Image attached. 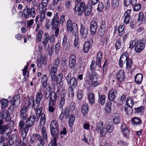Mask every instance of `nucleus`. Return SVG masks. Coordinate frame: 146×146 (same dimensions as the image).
I'll return each mask as SVG.
<instances>
[{"instance_id": "nucleus-53", "label": "nucleus", "mask_w": 146, "mask_h": 146, "mask_svg": "<svg viewBox=\"0 0 146 146\" xmlns=\"http://www.w3.org/2000/svg\"><path fill=\"white\" fill-rule=\"evenodd\" d=\"M103 123L102 122H100L98 123L97 124V128L96 130L97 131H100L101 130L102 128H104L103 127Z\"/></svg>"}, {"instance_id": "nucleus-36", "label": "nucleus", "mask_w": 146, "mask_h": 146, "mask_svg": "<svg viewBox=\"0 0 146 146\" xmlns=\"http://www.w3.org/2000/svg\"><path fill=\"white\" fill-rule=\"evenodd\" d=\"M75 119V117L74 115H72L70 116L68 122L69 126L70 127H72L73 125Z\"/></svg>"}, {"instance_id": "nucleus-43", "label": "nucleus", "mask_w": 146, "mask_h": 146, "mask_svg": "<svg viewBox=\"0 0 146 146\" xmlns=\"http://www.w3.org/2000/svg\"><path fill=\"white\" fill-rule=\"evenodd\" d=\"M3 114L4 117L7 120H10V116L9 112L6 110H5L3 111Z\"/></svg>"}, {"instance_id": "nucleus-58", "label": "nucleus", "mask_w": 146, "mask_h": 146, "mask_svg": "<svg viewBox=\"0 0 146 146\" xmlns=\"http://www.w3.org/2000/svg\"><path fill=\"white\" fill-rule=\"evenodd\" d=\"M63 113L65 114V117L67 118L70 114L69 109L68 107L65 108V110Z\"/></svg>"}, {"instance_id": "nucleus-28", "label": "nucleus", "mask_w": 146, "mask_h": 146, "mask_svg": "<svg viewBox=\"0 0 146 146\" xmlns=\"http://www.w3.org/2000/svg\"><path fill=\"white\" fill-rule=\"evenodd\" d=\"M63 75L61 73L59 74L57 76L55 77V81H52V82H56L57 84H60L61 82L62 78Z\"/></svg>"}, {"instance_id": "nucleus-54", "label": "nucleus", "mask_w": 146, "mask_h": 146, "mask_svg": "<svg viewBox=\"0 0 146 146\" xmlns=\"http://www.w3.org/2000/svg\"><path fill=\"white\" fill-rule=\"evenodd\" d=\"M91 75L89 74H88L87 75L84 79L85 81L86 82V84H90V80L91 81Z\"/></svg>"}, {"instance_id": "nucleus-46", "label": "nucleus", "mask_w": 146, "mask_h": 146, "mask_svg": "<svg viewBox=\"0 0 146 146\" xmlns=\"http://www.w3.org/2000/svg\"><path fill=\"white\" fill-rule=\"evenodd\" d=\"M105 98L106 96L105 95H102L100 97H99L98 100V102L100 103L101 105H103L106 102Z\"/></svg>"}, {"instance_id": "nucleus-12", "label": "nucleus", "mask_w": 146, "mask_h": 146, "mask_svg": "<svg viewBox=\"0 0 146 146\" xmlns=\"http://www.w3.org/2000/svg\"><path fill=\"white\" fill-rule=\"evenodd\" d=\"M53 18L52 20V25L53 29H54L58 27L59 23L58 17L57 15L58 13H56Z\"/></svg>"}, {"instance_id": "nucleus-42", "label": "nucleus", "mask_w": 146, "mask_h": 146, "mask_svg": "<svg viewBox=\"0 0 146 146\" xmlns=\"http://www.w3.org/2000/svg\"><path fill=\"white\" fill-rule=\"evenodd\" d=\"M111 104L112 103L110 102H109L107 103L105 108V110L106 112L109 113L111 111Z\"/></svg>"}, {"instance_id": "nucleus-13", "label": "nucleus", "mask_w": 146, "mask_h": 146, "mask_svg": "<svg viewBox=\"0 0 146 146\" xmlns=\"http://www.w3.org/2000/svg\"><path fill=\"white\" fill-rule=\"evenodd\" d=\"M128 55V54L127 52H125L121 56L119 60V65L121 67H122L123 64L126 62Z\"/></svg>"}, {"instance_id": "nucleus-50", "label": "nucleus", "mask_w": 146, "mask_h": 146, "mask_svg": "<svg viewBox=\"0 0 146 146\" xmlns=\"http://www.w3.org/2000/svg\"><path fill=\"white\" fill-rule=\"evenodd\" d=\"M49 0H42V2L39 4L40 7L41 6V8H42L46 7L47 5Z\"/></svg>"}, {"instance_id": "nucleus-6", "label": "nucleus", "mask_w": 146, "mask_h": 146, "mask_svg": "<svg viewBox=\"0 0 146 146\" xmlns=\"http://www.w3.org/2000/svg\"><path fill=\"white\" fill-rule=\"evenodd\" d=\"M41 132L42 137L39 134L36 133L34 134L33 136L35 139L42 140L43 141H45L47 139V134L46 128L44 126L42 128Z\"/></svg>"}, {"instance_id": "nucleus-41", "label": "nucleus", "mask_w": 146, "mask_h": 146, "mask_svg": "<svg viewBox=\"0 0 146 146\" xmlns=\"http://www.w3.org/2000/svg\"><path fill=\"white\" fill-rule=\"evenodd\" d=\"M104 126L107 130V132H108L109 133L112 132L113 129V127L111 125L106 124L104 125Z\"/></svg>"}, {"instance_id": "nucleus-34", "label": "nucleus", "mask_w": 146, "mask_h": 146, "mask_svg": "<svg viewBox=\"0 0 146 146\" xmlns=\"http://www.w3.org/2000/svg\"><path fill=\"white\" fill-rule=\"evenodd\" d=\"M47 87L43 88L44 97L46 100H47L50 95V91L47 89Z\"/></svg>"}, {"instance_id": "nucleus-11", "label": "nucleus", "mask_w": 146, "mask_h": 146, "mask_svg": "<svg viewBox=\"0 0 146 146\" xmlns=\"http://www.w3.org/2000/svg\"><path fill=\"white\" fill-rule=\"evenodd\" d=\"M125 72L123 70H119L116 74V79L119 82H121L124 80L125 77Z\"/></svg>"}, {"instance_id": "nucleus-18", "label": "nucleus", "mask_w": 146, "mask_h": 146, "mask_svg": "<svg viewBox=\"0 0 146 146\" xmlns=\"http://www.w3.org/2000/svg\"><path fill=\"white\" fill-rule=\"evenodd\" d=\"M48 81V77L45 74L42 76V78L41 80L43 88L48 87L49 88V85L47 84Z\"/></svg>"}, {"instance_id": "nucleus-44", "label": "nucleus", "mask_w": 146, "mask_h": 146, "mask_svg": "<svg viewBox=\"0 0 146 146\" xmlns=\"http://www.w3.org/2000/svg\"><path fill=\"white\" fill-rule=\"evenodd\" d=\"M74 35L75 36V37L74 42V45L76 48H78L79 47V44L78 43L79 40L78 36L77 35V34L75 35Z\"/></svg>"}, {"instance_id": "nucleus-61", "label": "nucleus", "mask_w": 146, "mask_h": 146, "mask_svg": "<svg viewBox=\"0 0 146 146\" xmlns=\"http://www.w3.org/2000/svg\"><path fill=\"white\" fill-rule=\"evenodd\" d=\"M144 109L143 107H140L135 109V112L137 113L142 112Z\"/></svg>"}, {"instance_id": "nucleus-56", "label": "nucleus", "mask_w": 146, "mask_h": 146, "mask_svg": "<svg viewBox=\"0 0 146 146\" xmlns=\"http://www.w3.org/2000/svg\"><path fill=\"white\" fill-rule=\"evenodd\" d=\"M106 60L104 62V64L103 66V73L102 74V78H104V75H105L106 73V68L105 67V66H106Z\"/></svg>"}, {"instance_id": "nucleus-7", "label": "nucleus", "mask_w": 146, "mask_h": 146, "mask_svg": "<svg viewBox=\"0 0 146 146\" xmlns=\"http://www.w3.org/2000/svg\"><path fill=\"white\" fill-rule=\"evenodd\" d=\"M145 40H144L137 41L135 50L137 52H141L144 48L145 45Z\"/></svg>"}, {"instance_id": "nucleus-21", "label": "nucleus", "mask_w": 146, "mask_h": 146, "mask_svg": "<svg viewBox=\"0 0 146 146\" xmlns=\"http://www.w3.org/2000/svg\"><path fill=\"white\" fill-rule=\"evenodd\" d=\"M27 134L23 133L22 131V136L23 137L22 140L21 141L20 143V146H27V139L26 137Z\"/></svg>"}, {"instance_id": "nucleus-2", "label": "nucleus", "mask_w": 146, "mask_h": 146, "mask_svg": "<svg viewBox=\"0 0 146 146\" xmlns=\"http://www.w3.org/2000/svg\"><path fill=\"white\" fill-rule=\"evenodd\" d=\"M59 98L58 96L54 92L51 93L49 98V111L51 112L54 110V108L53 106L56 105V102Z\"/></svg>"}, {"instance_id": "nucleus-45", "label": "nucleus", "mask_w": 146, "mask_h": 146, "mask_svg": "<svg viewBox=\"0 0 146 146\" xmlns=\"http://www.w3.org/2000/svg\"><path fill=\"white\" fill-rule=\"evenodd\" d=\"M74 88L69 86L68 90V93L69 96L70 97H72L74 95Z\"/></svg>"}, {"instance_id": "nucleus-52", "label": "nucleus", "mask_w": 146, "mask_h": 146, "mask_svg": "<svg viewBox=\"0 0 146 146\" xmlns=\"http://www.w3.org/2000/svg\"><path fill=\"white\" fill-rule=\"evenodd\" d=\"M43 34V31L42 30H40L38 34V36L37 37L38 42H40L42 38Z\"/></svg>"}, {"instance_id": "nucleus-48", "label": "nucleus", "mask_w": 146, "mask_h": 146, "mask_svg": "<svg viewBox=\"0 0 146 146\" xmlns=\"http://www.w3.org/2000/svg\"><path fill=\"white\" fill-rule=\"evenodd\" d=\"M40 120L41 125V126L44 125L46 121L45 115L44 114H42L41 115Z\"/></svg>"}, {"instance_id": "nucleus-22", "label": "nucleus", "mask_w": 146, "mask_h": 146, "mask_svg": "<svg viewBox=\"0 0 146 146\" xmlns=\"http://www.w3.org/2000/svg\"><path fill=\"white\" fill-rule=\"evenodd\" d=\"M143 79V76L141 74H138L135 77V81L137 84H140L141 83Z\"/></svg>"}, {"instance_id": "nucleus-40", "label": "nucleus", "mask_w": 146, "mask_h": 146, "mask_svg": "<svg viewBox=\"0 0 146 146\" xmlns=\"http://www.w3.org/2000/svg\"><path fill=\"white\" fill-rule=\"evenodd\" d=\"M27 10H28V11L29 12L32 18H33L35 17L36 13L33 7H32L31 8H28Z\"/></svg>"}, {"instance_id": "nucleus-57", "label": "nucleus", "mask_w": 146, "mask_h": 146, "mask_svg": "<svg viewBox=\"0 0 146 146\" xmlns=\"http://www.w3.org/2000/svg\"><path fill=\"white\" fill-rule=\"evenodd\" d=\"M58 136L57 135V137H55L52 135L54 137V139H52L51 142L52 146H57L56 139L58 138Z\"/></svg>"}, {"instance_id": "nucleus-25", "label": "nucleus", "mask_w": 146, "mask_h": 146, "mask_svg": "<svg viewBox=\"0 0 146 146\" xmlns=\"http://www.w3.org/2000/svg\"><path fill=\"white\" fill-rule=\"evenodd\" d=\"M102 59V54L101 52H99L97 54L96 63L99 67L101 66V62Z\"/></svg>"}, {"instance_id": "nucleus-59", "label": "nucleus", "mask_w": 146, "mask_h": 146, "mask_svg": "<svg viewBox=\"0 0 146 146\" xmlns=\"http://www.w3.org/2000/svg\"><path fill=\"white\" fill-rule=\"evenodd\" d=\"M88 29L86 28H83V37L85 38L88 34Z\"/></svg>"}, {"instance_id": "nucleus-38", "label": "nucleus", "mask_w": 146, "mask_h": 146, "mask_svg": "<svg viewBox=\"0 0 146 146\" xmlns=\"http://www.w3.org/2000/svg\"><path fill=\"white\" fill-rule=\"evenodd\" d=\"M88 110V105L87 104L85 103L83 105V114L84 115L87 114Z\"/></svg>"}, {"instance_id": "nucleus-64", "label": "nucleus", "mask_w": 146, "mask_h": 146, "mask_svg": "<svg viewBox=\"0 0 146 146\" xmlns=\"http://www.w3.org/2000/svg\"><path fill=\"white\" fill-rule=\"evenodd\" d=\"M36 140L39 142L37 146H44L45 144V141H43V140H40L38 139H36Z\"/></svg>"}, {"instance_id": "nucleus-29", "label": "nucleus", "mask_w": 146, "mask_h": 146, "mask_svg": "<svg viewBox=\"0 0 146 146\" xmlns=\"http://www.w3.org/2000/svg\"><path fill=\"white\" fill-rule=\"evenodd\" d=\"M126 62V69L129 70L131 69V66H132L133 62L131 59H129V55L128 56L127 58Z\"/></svg>"}, {"instance_id": "nucleus-8", "label": "nucleus", "mask_w": 146, "mask_h": 146, "mask_svg": "<svg viewBox=\"0 0 146 146\" xmlns=\"http://www.w3.org/2000/svg\"><path fill=\"white\" fill-rule=\"evenodd\" d=\"M28 108L27 106H25L20 111V115L22 120H24L27 118L28 116L27 113Z\"/></svg>"}, {"instance_id": "nucleus-47", "label": "nucleus", "mask_w": 146, "mask_h": 146, "mask_svg": "<svg viewBox=\"0 0 146 146\" xmlns=\"http://www.w3.org/2000/svg\"><path fill=\"white\" fill-rule=\"evenodd\" d=\"M60 62V59L59 57H57L54 61L53 64V67L58 68L59 66Z\"/></svg>"}, {"instance_id": "nucleus-10", "label": "nucleus", "mask_w": 146, "mask_h": 146, "mask_svg": "<svg viewBox=\"0 0 146 146\" xmlns=\"http://www.w3.org/2000/svg\"><path fill=\"white\" fill-rule=\"evenodd\" d=\"M117 94V91L115 89H112L109 92L108 98L109 100L111 101H113L116 97Z\"/></svg>"}, {"instance_id": "nucleus-15", "label": "nucleus", "mask_w": 146, "mask_h": 146, "mask_svg": "<svg viewBox=\"0 0 146 146\" xmlns=\"http://www.w3.org/2000/svg\"><path fill=\"white\" fill-rule=\"evenodd\" d=\"M76 58L74 54H72L69 59V66L70 68H73L75 65Z\"/></svg>"}, {"instance_id": "nucleus-27", "label": "nucleus", "mask_w": 146, "mask_h": 146, "mask_svg": "<svg viewBox=\"0 0 146 146\" xmlns=\"http://www.w3.org/2000/svg\"><path fill=\"white\" fill-rule=\"evenodd\" d=\"M88 98L90 103L91 104H93L95 102V95L92 93L88 94Z\"/></svg>"}, {"instance_id": "nucleus-23", "label": "nucleus", "mask_w": 146, "mask_h": 146, "mask_svg": "<svg viewBox=\"0 0 146 146\" xmlns=\"http://www.w3.org/2000/svg\"><path fill=\"white\" fill-rule=\"evenodd\" d=\"M68 84H70L72 87L76 88L77 84V81L76 78L74 77H72L71 80H70L67 82Z\"/></svg>"}, {"instance_id": "nucleus-16", "label": "nucleus", "mask_w": 146, "mask_h": 146, "mask_svg": "<svg viewBox=\"0 0 146 146\" xmlns=\"http://www.w3.org/2000/svg\"><path fill=\"white\" fill-rule=\"evenodd\" d=\"M85 6V4L83 2V9L84 11V14L86 16H88L90 15L91 10V6L90 4L86 5V7Z\"/></svg>"}, {"instance_id": "nucleus-62", "label": "nucleus", "mask_w": 146, "mask_h": 146, "mask_svg": "<svg viewBox=\"0 0 146 146\" xmlns=\"http://www.w3.org/2000/svg\"><path fill=\"white\" fill-rule=\"evenodd\" d=\"M77 98L79 100H80L82 98V92L81 90H79L77 94Z\"/></svg>"}, {"instance_id": "nucleus-4", "label": "nucleus", "mask_w": 146, "mask_h": 146, "mask_svg": "<svg viewBox=\"0 0 146 146\" xmlns=\"http://www.w3.org/2000/svg\"><path fill=\"white\" fill-rule=\"evenodd\" d=\"M58 123L56 120H53L50 123V129L52 135L57 137L59 135Z\"/></svg>"}, {"instance_id": "nucleus-51", "label": "nucleus", "mask_w": 146, "mask_h": 146, "mask_svg": "<svg viewBox=\"0 0 146 146\" xmlns=\"http://www.w3.org/2000/svg\"><path fill=\"white\" fill-rule=\"evenodd\" d=\"M8 105L7 101L6 99H3L2 100L1 107L2 108L4 109L7 107Z\"/></svg>"}, {"instance_id": "nucleus-1", "label": "nucleus", "mask_w": 146, "mask_h": 146, "mask_svg": "<svg viewBox=\"0 0 146 146\" xmlns=\"http://www.w3.org/2000/svg\"><path fill=\"white\" fill-rule=\"evenodd\" d=\"M20 121L19 123V128L23 133L27 134L29 130L30 127L33 126L35 121V117L34 115L30 116L26 122L25 126L24 127L25 125V122L23 121Z\"/></svg>"}, {"instance_id": "nucleus-17", "label": "nucleus", "mask_w": 146, "mask_h": 146, "mask_svg": "<svg viewBox=\"0 0 146 146\" xmlns=\"http://www.w3.org/2000/svg\"><path fill=\"white\" fill-rule=\"evenodd\" d=\"M82 2L78 3L75 7L74 11L76 12H77L79 15H82Z\"/></svg>"}, {"instance_id": "nucleus-14", "label": "nucleus", "mask_w": 146, "mask_h": 146, "mask_svg": "<svg viewBox=\"0 0 146 146\" xmlns=\"http://www.w3.org/2000/svg\"><path fill=\"white\" fill-rule=\"evenodd\" d=\"M97 28V23L94 21H91L90 24V30L92 35H94L95 34Z\"/></svg>"}, {"instance_id": "nucleus-9", "label": "nucleus", "mask_w": 146, "mask_h": 146, "mask_svg": "<svg viewBox=\"0 0 146 146\" xmlns=\"http://www.w3.org/2000/svg\"><path fill=\"white\" fill-rule=\"evenodd\" d=\"M66 92L65 89L63 88L62 90L59 104V107L60 108H62L64 105L65 101V97H66Z\"/></svg>"}, {"instance_id": "nucleus-49", "label": "nucleus", "mask_w": 146, "mask_h": 146, "mask_svg": "<svg viewBox=\"0 0 146 146\" xmlns=\"http://www.w3.org/2000/svg\"><path fill=\"white\" fill-rule=\"evenodd\" d=\"M100 136L102 137H104L106 135V133L107 132V130L106 129L105 127H104L100 131Z\"/></svg>"}, {"instance_id": "nucleus-60", "label": "nucleus", "mask_w": 146, "mask_h": 146, "mask_svg": "<svg viewBox=\"0 0 146 146\" xmlns=\"http://www.w3.org/2000/svg\"><path fill=\"white\" fill-rule=\"evenodd\" d=\"M136 44V42L135 40H133L131 41L129 43V48H133L134 46L135 47Z\"/></svg>"}, {"instance_id": "nucleus-32", "label": "nucleus", "mask_w": 146, "mask_h": 146, "mask_svg": "<svg viewBox=\"0 0 146 146\" xmlns=\"http://www.w3.org/2000/svg\"><path fill=\"white\" fill-rule=\"evenodd\" d=\"M9 129V126L7 125H2L0 126V133L3 134Z\"/></svg>"}, {"instance_id": "nucleus-20", "label": "nucleus", "mask_w": 146, "mask_h": 146, "mask_svg": "<svg viewBox=\"0 0 146 146\" xmlns=\"http://www.w3.org/2000/svg\"><path fill=\"white\" fill-rule=\"evenodd\" d=\"M57 69L58 68L54 67H52L50 71V76L52 81H55V77L56 76Z\"/></svg>"}, {"instance_id": "nucleus-37", "label": "nucleus", "mask_w": 146, "mask_h": 146, "mask_svg": "<svg viewBox=\"0 0 146 146\" xmlns=\"http://www.w3.org/2000/svg\"><path fill=\"white\" fill-rule=\"evenodd\" d=\"M132 123L133 124H139L141 123V121L138 117H134L131 120Z\"/></svg>"}, {"instance_id": "nucleus-5", "label": "nucleus", "mask_w": 146, "mask_h": 146, "mask_svg": "<svg viewBox=\"0 0 146 146\" xmlns=\"http://www.w3.org/2000/svg\"><path fill=\"white\" fill-rule=\"evenodd\" d=\"M66 28L68 32L71 33L74 35L77 33L78 29L76 24L74 23H72L71 20H68L66 23Z\"/></svg>"}, {"instance_id": "nucleus-35", "label": "nucleus", "mask_w": 146, "mask_h": 146, "mask_svg": "<svg viewBox=\"0 0 146 146\" xmlns=\"http://www.w3.org/2000/svg\"><path fill=\"white\" fill-rule=\"evenodd\" d=\"M90 48V44L89 42L87 41L84 45V51L85 52H87Z\"/></svg>"}, {"instance_id": "nucleus-39", "label": "nucleus", "mask_w": 146, "mask_h": 146, "mask_svg": "<svg viewBox=\"0 0 146 146\" xmlns=\"http://www.w3.org/2000/svg\"><path fill=\"white\" fill-rule=\"evenodd\" d=\"M132 107L127 106L126 108H125L124 109L127 115H131L133 113Z\"/></svg>"}, {"instance_id": "nucleus-19", "label": "nucleus", "mask_w": 146, "mask_h": 146, "mask_svg": "<svg viewBox=\"0 0 146 146\" xmlns=\"http://www.w3.org/2000/svg\"><path fill=\"white\" fill-rule=\"evenodd\" d=\"M20 98L19 95H16L12 99L11 102V104L13 106L15 105L18 106L19 105L20 103Z\"/></svg>"}, {"instance_id": "nucleus-31", "label": "nucleus", "mask_w": 146, "mask_h": 146, "mask_svg": "<svg viewBox=\"0 0 146 146\" xmlns=\"http://www.w3.org/2000/svg\"><path fill=\"white\" fill-rule=\"evenodd\" d=\"M111 4L112 8L117 9L119 5V0H111Z\"/></svg>"}, {"instance_id": "nucleus-63", "label": "nucleus", "mask_w": 146, "mask_h": 146, "mask_svg": "<svg viewBox=\"0 0 146 146\" xmlns=\"http://www.w3.org/2000/svg\"><path fill=\"white\" fill-rule=\"evenodd\" d=\"M122 132L125 137H128L129 136L130 132L128 129L122 131Z\"/></svg>"}, {"instance_id": "nucleus-33", "label": "nucleus", "mask_w": 146, "mask_h": 146, "mask_svg": "<svg viewBox=\"0 0 146 146\" xmlns=\"http://www.w3.org/2000/svg\"><path fill=\"white\" fill-rule=\"evenodd\" d=\"M126 104L128 106L133 107L134 104V102L131 97H128L126 100Z\"/></svg>"}, {"instance_id": "nucleus-30", "label": "nucleus", "mask_w": 146, "mask_h": 146, "mask_svg": "<svg viewBox=\"0 0 146 146\" xmlns=\"http://www.w3.org/2000/svg\"><path fill=\"white\" fill-rule=\"evenodd\" d=\"M136 3V0H124V5L126 7H127L130 4L133 5Z\"/></svg>"}, {"instance_id": "nucleus-24", "label": "nucleus", "mask_w": 146, "mask_h": 146, "mask_svg": "<svg viewBox=\"0 0 146 146\" xmlns=\"http://www.w3.org/2000/svg\"><path fill=\"white\" fill-rule=\"evenodd\" d=\"M42 97V95L40 92H38L36 95V98L35 99V102L36 104H35V106H37L39 105V106L40 102L41 100Z\"/></svg>"}, {"instance_id": "nucleus-55", "label": "nucleus", "mask_w": 146, "mask_h": 146, "mask_svg": "<svg viewBox=\"0 0 146 146\" xmlns=\"http://www.w3.org/2000/svg\"><path fill=\"white\" fill-rule=\"evenodd\" d=\"M91 75V81H97V74L96 73H93L90 74Z\"/></svg>"}, {"instance_id": "nucleus-3", "label": "nucleus", "mask_w": 146, "mask_h": 146, "mask_svg": "<svg viewBox=\"0 0 146 146\" xmlns=\"http://www.w3.org/2000/svg\"><path fill=\"white\" fill-rule=\"evenodd\" d=\"M36 102L35 103L34 98L33 96L30 97L28 102V105L29 106H31L33 107L35 110L36 111V115L37 118L38 119V118L40 116L41 112L42 111V108L39 107V105L35 106Z\"/></svg>"}, {"instance_id": "nucleus-26", "label": "nucleus", "mask_w": 146, "mask_h": 146, "mask_svg": "<svg viewBox=\"0 0 146 146\" xmlns=\"http://www.w3.org/2000/svg\"><path fill=\"white\" fill-rule=\"evenodd\" d=\"M113 120L115 124L119 123L120 121V116L118 114L115 113L113 115Z\"/></svg>"}]
</instances>
